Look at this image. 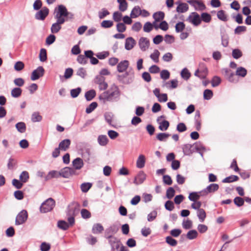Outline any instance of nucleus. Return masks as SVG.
Instances as JSON below:
<instances>
[{
    "label": "nucleus",
    "mask_w": 251,
    "mask_h": 251,
    "mask_svg": "<svg viewBox=\"0 0 251 251\" xmlns=\"http://www.w3.org/2000/svg\"><path fill=\"white\" fill-rule=\"evenodd\" d=\"M70 15L72 18L73 15L69 12L66 7L63 5H59L55 9L54 18L56 21L51 26L50 30L52 33H57L61 29V25L67 21L68 17Z\"/></svg>",
    "instance_id": "f257e3e1"
},
{
    "label": "nucleus",
    "mask_w": 251,
    "mask_h": 251,
    "mask_svg": "<svg viewBox=\"0 0 251 251\" xmlns=\"http://www.w3.org/2000/svg\"><path fill=\"white\" fill-rule=\"evenodd\" d=\"M120 96V91L118 87L115 84L111 85L110 88L99 96V99L102 100L103 102L106 101H113L119 99Z\"/></svg>",
    "instance_id": "f03ea898"
},
{
    "label": "nucleus",
    "mask_w": 251,
    "mask_h": 251,
    "mask_svg": "<svg viewBox=\"0 0 251 251\" xmlns=\"http://www.w3.org/2000/svg\"><path fill=\"white\" fill-rule=\"evenodd\" d=\"M107 238L111 247V251H128L127 249L122 245L117 237L109 235Z\"/></svg>",
    "instance_id": "7ed1b4c3"
},
{
    "label": "nucleus",
    "mask_w": 251,
    "mask_h": 251,
    "mask_svg": "<svg viewBox=\"0 0 251 251\" xmlns=\"http://www.w3.org/2000/svg\"><path fill=\"white\" fill-rule=\"evenodd\" d=\"M54 206L55 201L52 198H49L42 204L40 211L42 213L48 212L51 211Z\"/></svg>",
    "instance_id": "20e7f679"
},
{
    "label": "nucleus",
    "mask_w": 251,
    "mask_h": 251,
    "mask_svg": "<svg viewBox=\"0 0 251 251\" xmlns=\"http://www.w3.org/2000/svg\"><path fill=\"white\" fill-rule=\"evenodd\" d=\"M105 77L101 75H97L94 79V82L98 85V87L100 91L105 90L108 87V84L105 82Z\"/></svg>",
    "instance_id": "39448f33"
},
{
    "label": "nucleus",
    "mask_w": 251,
    "mask_h": 251,
    "mask_svg": "<svg viewBox=\"0 0 251 251\" xmlns=\"http://www.w3.org/2000/svg\"><path fill=\"white\" fill-rule=\"evenodd\" d=\"M187 21L195 26L200 25L201 20L200 15L195 12H192L187 19Z\"/></svg>",
    "instance_id": "423d86ee"
},
{
    "label": "nucleus",
    "mask_w": 251,
    "mask_h": 251,
    "mask_svg": "<svg viewBox=\"0 0 251 251\" xmlns=\"http://www.w3.org/2000/svg\"><path fill=\"white\" fill-rule=\"evenodd\" d=\"M27 217L28 214L27 211L25 210H22L16 216L15 225L18 226L23 224L26 221Z\"/></svg>",
    "instance_id": "0eeeda50"
},
{
    "label": "nucleus",
    "mask_w": 251,
    "mask_h": 251,
    "mask_svg": "<svg viewBox=\"0 0 251 251\" xmlns=\"http://www.w3.org/2000/svg\"><path fill=\"white\" fill-rule=\"evenodd\" d=\"M49 8L44 7L35 14V18L36 20L43 21L49 15Z\"/></svg>",
    "instance_id": "6e6552de"
},
{
    "label": "nucleus",
    "mask_w": 251,
    "mask_h": 251,
    "mask_svg": "<svg viewBox=\"0 0 251 251\" xmlns=\"http://www.w3.org/2000/svg\"><path fill=\"white\" fill-rule=\"evenodd\" d=\"M44 72L45 70L43 67H38L32 72L31 75V79L34 81L39 79L40 77L43 76Z\"/></svg>",
    "instance_id": "1a4fd4ad"
},
{
    "label": "nucleus",
    "mask_w": 251,
    "mask_h": 251,
    "mask_svg": "<svg viewBox=\"0 0 251 251\" xmlns=\"http://www.w3.org/2000/svg\"><path fill=\"white\" fill-rule=\"evenodd\" d=\"M138 44L140 49L143 51L147 50L149 49L150 45L149 40L146 37L140 38Z\"/></svg>",
    "instance_id": "9d476101"
},
{
    "label": "nucleus",
    "mask_w": 251,
    "mask_h": 251,
    "mask_svg": "<svg viewBox=\"0 0 251 251\" xmlns=\"http://www.w3.org/2000/svg\"><path fill=\"white\" fill-rule=\"evenodd\" d=\"M187 2L193 6L196 10H203L206 8L203 3L197 0H189Z\"/></svg>",
    "instance_id": "9b49d317"
},
{
    "label": "nucleus",
    "mask_w": 251,
    "mask_h": 251,
    "mask_svg": "<svg viewBox=\"0 0 251 251\" xmlns=\"http://www.w3.org/2000/svg\"><path fill=\"white\" fill-rule=\"evenodd\" d=\"M75 171L73 168L65 167L59 172L60 176L64 178H69L70 176L75 174Z\"/></svg>",
    "instance_id": "f8f14e48"
},
{
    "label": "nucleus",
    "mask_w": 251,
    "mask_h": 251,
    "mask_svg": "<svg viewBox=\"0 0 251 251\" xmlns=\"http://www.w3.org/2000/svg\"><path fill=\"white\" fill-rule=\"evenodd\" d=\"M219 188V185L216 183H211L207 186L202 191L205 195H207L209 193H214L217 191Z\"/></svg>",
    "instance_id": "ddd939ff"
},
{
    "label": "nucleus",
    "mask_w": 251,
    "mask_h": 251,
    "mask_svg": "<svg viewBox=\"0 0 251 251\" xmlns=\"http://www.w3.org/2000/svg\"><path fill=\"white\" fill-rule=\"evenodd\" d=\"M165 116L163 115H162L160 117H158L157 119V122H158L159 124L158 128L161 131H166L169 127L170 124L169 122L168 121L164 120L162 122H160V120L162 118H164Z\"/></svg>",
    "instance_id": "4468645a"
},
{
    "label": "nucleus",
    "mask_w": 251,
    "mask_h": 251,
    "mask_svg": "<svg viewBox=\"0 0 251 251\" xmlns=\"http://www.w3.org/2000/svg\"><path fill=\"white\" fill-rule=\"evenodd\" d=\"M201 196H205L202 190L200 192H194L190 193L188 198L191 201H196L200 199Z\"/></svg>",
    "instance_id": "2eb2a0df"
},
{
    "label": "nucleus",
    "mask_w": 251,
    "mask_h": 251,
    "mask_svg": "<svg viewBox=\"0 0 251 251\" xmlns=\"http://www.w3.org/2000/svg\"><path fill=\"white\" fill-rule=\"evenodd\" d=\"M146 178V174L143 172L140 171L137 175L136 176H135L134 180V183L136 185L141 184L145 180Z\"/></svg>",
    "instance_id": "dca6fc26"
},
{
    "label": "nucleus",
    "mask_w": 251,
    "mask_h": 251,
    "mask_svg": "<svg viewBox=\"0 0 251 251\" xmlns=\"http://www.w3.org/2000/svg\"><path fill=\"white\" fill-rule=\"evenodd\" d=\"M129 66V62L127 60H124L119 63L117 66V71L119 73H123L126 71Z\"/></svg>",
    "instance_id": "f3484780"
},
{
    "label": "nucleus",
    "mask_w": 251,
    "mask_h": 251,
    "mask_svg": "<svg viewBox=\"0 0 251 251\" xmlns=\"http://www.w3.org/2000/svg\"><path fill=\"white\" fill-rule=\"evenodd\" d=\"M71 145V140L67 139L62 140L59 144V148L63 151H66Z\"/></svg>",
    "instance_id": "a211bd4d"
},
{
    "label": "nucleus",
    "mask_w": 251,
    "mask_h": 251,
    "mask_svg": "<svg viewBox=\"0 0 251 251\" xmlns=\"http://www.w3.org/2000/svg\"><path fill=\"white\" fill-rule=\"evenodd\" d=\"M135 45V41L132 37H128L126 40L125 48L127 50H131Z\"/></svg>",
    "instance_id": "6ab92c4d"
},
{
    "label": "nucleus",
    "mask_w": 251,
    "mask_h": 251,
    "mask_svg": "<svg viewBox=\"0 0 251 251\" xmlns=\"http://www.w3.org/2000/svg\"><path fill=\"white\" fill-rule=\"evenodd\" d=\"M75 209H70L68 213V215L69 216L68 218V221L69 222V226H73L75 223Z\"/></svg>",
    "instance_id": "aec40b11"
},
{
    "label": "nucleus",
    "mask_w": 251,
    "mask_h": 251,
    "mask_svg": "<svg viewBox=\"0 0 251 251\" xmlns=\"http://www.w3.org/2000/svg\"><path fill=\"white\" fill-rule=\"evenodd\" d=\"M75 169L79 170L83 166V162L80 158H76L72 162Z\"/></svg>",
    "instance_id": "412c9836"
},
{
    "label": "nucleus",
    "mask_w": 251,
    "mask_h": 251,
    "mask_svg": "<svg viewBox=\"0 0 251 251\" xmlns=\"http://www.w3.org/2000/svg\"><path fill=\"white\" fill-rule=\"evenodd\" d=\"M145 157L143 154H140L136 161V167L138 168L141 169L145 166Z\"/></svg>",
    "instance_id": "4be33fe9"
},
{
    "label": "nucleus",
    "mask_w": 251,
    "mask_h": 251,
    "mask_svg": "<svg viewBox=\"0 0 251 251\" xmlns=\"http://www.w3.org/2000/svg\"><path fill=\"white\" fill-rule=\"evenodd\" d=\"M164 17L165 14L162 11L156 12L152 15V17L154 21L158 22L162 21L164 19Z\"/></svg>",
    "instance_id": "5701e85b"
},
{
    "label": "nucleus",
    "mask_w": 251,
    "mask_h": 251,
    "mask_svg": "<svg viewBox=\"0 0 251 251\" xmlns=\"http://www.w3.org/2000/svg\"><path fill=\"white\" fill-rule=\"evenodd\" d=\"M104 230L103 227L100 224H94L92 228V232L94 234L101 233Z\"/></svg>",
    "instance_id": "b1692460"
},
{
    "label": "nucleus",
    "mask_w": 251,
    "mask_h": 251,
    "mask_svg": "<svg viewBox=\"0 0 251 251\" xmlns=\"http://www.w3.org/2000/svg\"><path fill=\"white\" fill-rule=\"evenodd\" d=\"M188 5L186 3H180L176 8V11L178 13H184L188 11Z\"/></svg>",
    "instance_id": "393cba45"
},
{
    "label": "nucleus",
    "mask_w": 251,
    "mask_h": 251,
    "mask_svg": "<svg viewBox=\"0 0 251 251\" xmlns=\"http://www.w3.org/2000/svg\"><path fill=\"white\" fill-rule=\"evenodd\" d=\"M141 9L139 6H136L132 9L130 16L131 18H136L141 15Z\"/></svg>",
    "instance_id": "a878e982"
},
{
    "label": "nucleus",
    "mask_w": 251,
    "mask_h": 251,
    "mask_svg": "<svg viewBox=\"0 0 251 251\" xmlns=\"http://www.w3.org/2000/svg\"><path fill=\"white\" fill-rule=\"evenodd\" d=\"M195 126L197 130H200L201 128V120L199 111L196 113L195 116Z\"/></svg>",
    "instance_id": "bb28decb"
},
{
    "label": "nucleus",
    "mask_w": 251,
    "mask_h": 251,
    "mask_svg": "<svg viewBox=\"0 0 251 251\" xmlns=\"http://www.w3.org/2000/svg\"><path fill=\"white\" fill-rule=\"evenodd\" d=\"M108 139L105 135H99L98 138V142L99 144L102 146H106L108 143Z\"/></svg>",
    "instance_id": "cd10ccee"
},
{
    "label": "nucleus",
    "mask_w": 251,
    "mask_h": 251,
    "mask_svg": "<svg viewBox=\"0 0 251 251\" xmlns=\"http://www.w3.org/2000/svg\"><path fill=\"white\" fill-rule=\"evenodd\" d=\"M197 214L200 221L203 222L206 217V212L202 208L199 209L197 210Z\"/></svg>",
    "instance_id": "c85d7f7f"
},
{
    "label": "nucleus",
    "mask_w": 251,
    "mask_h": 251,
    "mask_svg": "<svg viewBox=\"0 0 251 251\" xmlns=\"http://www.w3.org/2000/svg\"><path fill=\"white\" fill-rule=\"evenodd\" d=\"M22 90L19 87H15L11 91V95L13 98H19L22 95Z\"/></svg>",
    "instance_id": "c756f323"
},
{
    "label": "nucleus",
    "mask_w": 251,
    "mask_h": 251,
    "mask_svg": "<svg viewBox=\"0 0 251 251\" xmlns=\"http://www.w3.org/2000/svg\"><path fill=\"white\" fill-rule=\"evenodd\" d=\"M96 95V93L95 90L92 89L85 93V97L87 101H90L95 98Z\"/></svg>",
    "instance_id": "7c9ffc66"
},
{
    "label": "nucleus",
    "mask_w": 251,
    "mask_h": 251,
    "mask_svg": "<svg viewBox=\"0 0 251 251\" xmlns=\"http://www.w3.org/2000/svg\"><path fill=\"white\" fill-rule=\"evenodd\" d=\"M117 2L119 3V9L121 12H124L126 10L127 8V3L126 0H117Z\"/></svg>",
    "instance_id": "2f4dec72"
},
{
    "label": "nucleus",
    "mask_w": 251,
    "mask_h": 251,
    "mask_svg": "<svg viewBox=\"0 0 251 251\" xmlns=\"http://www.w3.org/2000/svg\"><path fill=\"white\" fill-rule=\"evenodd\" d=\"M29 178V174L27 171H23L20 175L19 178L21 181L23 183L28 181Z\"/></svg>",
    "instance_id": "473e14b6"
},
{
    "label": "nucleus",
    "mask_w": 251,
    "mask_h": 251,
    "mask_svg": "<svg viewBox=\"0 0 251 251\" xmlns=\"http://www.w3.org/2000/svg\"><path fill=\"white\" fill-rule=\"evenodd\" d=\"M192 146L191 144H185L182 146V150L184 154L186 155H189L192 153L191 148Z\"/></svg>",
    "instance_id": "72a5a7b5"
},
{
    "label": "nucleus",
    "mask_w": 251,
    "mask_h": 251,
    "mask_svg": "<svg viewBox=\"0 0 251 251\" xmlns=\"http://www.w3.org/2000/svg\"><path fill=\"white\" fill-rule=\"evenodd\" d=\"M17 130L20 133H24L26 130V125L24 122H19L16 126Z\"/></svg>",
    "instance_id": "f704fd0d"
},
{
    "label": "nucleus",
    "mask_w": 251,
    "mask_h": 251,
    "mask_svg": "<svg viewBox=\"0 0 251 251\" xmlns=\"http://www.w3.org/2000/svg\"><path fill=\"white\" fill-rule=\"evenodd\" d=\"M217 16L218 18L222 21L226 22L228 20L227 17L225 13V11L223 10L218 11Z\"/></svg>",
    "instance_id": "c9c22d12"
},
{
    "label": "nucleus",
    "mask_w": 251,
    "mask_h": 251,
    "mask_svg": "<svg viewBox=\"0 0 251 251\" xmlns=\"http://www.w3.org/2000/svg\"><path fill=\"white\" fill-rule=\"evenodd\" d=\"M198 235V232L196 230H191L187 232L186 237L189 240H193L196 239Z\"/></svg>",
    "instance_id": "e433bc0d"
},
{
    "label": "nucleus",
    "mask_w": 251,
    "mask_h": 251,
    "mask_svg": "<svg viewBox=\"0 0 251 251\" xmlns=\"http://www.w3.org/2000/svg\"><path fill=\"white\" fill-rule=\"evenodd\" d=\"M160 52L157 50H154L153 52L150 55V58L155 62H159Z\"/></svg>",
    "instance_id": "4c0bfd02"
},
{
    "label": "nucleus",
    "mask_w": 251,
    "mask_h": 251,
    "mask_svg": "<svg viewBox=\"0 0 251 251\" xmlns=\"http://www.w3.org/2000/svg\"><path fill=\"white\" fill-rule=\"evenodd\" d=\"M239 177L237 176L232 175L223 179L222 182L223 183H230L237 181Z\"/></svg>",
    "instance_id": "58836bf2"
},
{
    "label": "nucleus",
    "mask_w": 251,
    "mask_h": 251,
    "mask_svg": "<svg viewBox=\"0 0 251 251\" xmlns=\"http://www.w3.org/2000/svg\"><path fill=\"white\" fill-rule=\"evenodd\" d=\"M170 134L167 133H159L156 135V139L160 141H166Z\"/></svg>",
    "instance_id": "ea45409f"
},
{
    "label": "nucleus",
    "mask_w": 251,
    "mask_h": 251,
    "mask_svg": "<svg viewBox=\"0 0 251 251\" xmlns=\"http://www.w3.org/2000/svg\"><path fill=\"white\" fill-rule=\"evenodd\" d=\"M247 73V70L242 67L238 68L236 71V75H238V76H241L243 77H245Z\"/></svg>",
    "instance_id": "a19ab883"
},
{
    "label": "nucleus",
    "mask_w": 251,
    "mask_h": 251,
    "mask_svg": "<svg viewBox=\"0 0 251 251\" xmlns=\"http://www.w3.org/2000/svg\"><path fill=\"white\" fill-rule=\"evenodd\" d=\"M178 81L176 79L171 80L170 81L166 82V86L170 89H175L177 87Z\"/></svg>",
    "instance_id": "79ce46f5"
},
{
    "label": "nucleus",
    "mask_w": 251,
    "mask_h": 251,
    "mask_svg": "<svg viewBox=\"0 0 251 251\" xmlns=\"http://www.w3.org/2000/svg\"><path fill=\"white\" fill-rule=\"evenodd\" d=\"M60 176L59 172L56 171H50L46 177V180H49L52 178H57Z\"/></svg>",
    "instance_id": "37998d69"
},
{
    "label": "nucleus",
    "mask_w": 251,
    "mask_h": 251,
    "mask_svg": "<svg viewBox=\"0 0 251 251\" xmlns=\"http://www.w3.org/2000/svg\"><path fill=\"white\" fill-rule=\"evenodd\" d=\"M119 230V227L116 225H113L107 229V233L110 234V235L114 234L117 232Z\"/></svg>",
    "instance_id": "c03bdc74"
},
{
    "label": "nucleus",
    "mask_w": 251,
    "mask_h": 251,
    "mask_svg": "<svg viewBox=\"0 0 251 251\" xmlns=\"http://www.w3.org/2000/svg\"><path fill=\"white\" fill-rule=\"evenodd\" d=\"M39 58L41 62H45L47 60V51L45 49H41L39 53Z\"/></svg>",
    "instance_id": "a18cd8bd"
},
{
    "label": "nucleus",
    "mask_w": 251,
    "mask_h": 251,
    "mask_svg": "<svg viewBox=\"0 0 251 251\" xmlns=\"http://www.w3.org/2000/svg\"><path fill=\"white\" fill-rule=\"evenodd\" d=\"M42 119V117L40 115L39 112H34L31 116V121L35 122H40Z\"/></svg>",
    "instance_id": "49530a36"
},
{
    "label": "nucleus",
    "mask_w": 251,
    "mask_h": 251,
    "mask_svg": "<svg viewBox=\"0 0 251 251\" xmlns=\"http://www.w3.org/2000/svg\"><path fill=\"white\" fill-rule=\"evenodd\" d=\"M57 226L59 228L63 230H66L69 227V225L65 221H59Z\"/></svg>",
    "instance_id": "de8ad7c7"
},
{
    "label": "nucleus",
    "mask_w": 251,
    "mask_h": 251,
    "mask_svg": "<svg viewBox=\"0 0 251 251\" xmlns=\"http://www.w3.org/2000/svg\"><path fill=\"white\" fill-rule=\"evenodd\" d=\"M201 21L208 23L211 21V16L209 14L207 13H202L201 14Z\"/></svg>",
    "instance_id": "09e8293b"
},
{
    "label": "nucleus",
    "mask_w": 251,
    "mask_h": 251,
    "mask_svg": "<svg viewBox=\"0 0 251 251\" xmlns=\"http://www.w3.org/2000/svg\"><path fill=\"white\" fill-rule=\"evenodd\" d=\"M181 76L183 79L187 80L190 78L191 74L187 69L184 68L181 71Z\"/></svg>",
    "instance_id": "8fccbe9b"
},
{
    "label": "nucleus",
    "mask_w": 251,
    "mask_h": 251,
    "mask_svg": "<svg viewBox=\"0 0 251 251\" xmlns=\"http://www.w3.org/2000/svg\"><path fill=\"white\" fill-rule=\"evenodd\" d=\"M92 185V184L89 182L83 183L81 184L80 188L83 192L86 193L91 188Z\"/></svg>",
    "instance_id": "3c124183"
},
{
    "label": "nucleus",
    "mask_w": 251,
    "mask_h": 251,
    "mask_svg": "<svg viewBox=\"0 0 251 251\" xmlns=\"http://www.w3.org/2000/svg\"><path fill=\"white\" fill-rule=\"evenodd\" d=\"M122 14L119 11L114 12L113 14V19L115 22H119L122 20Z\"/></svg>",
    "instance_id": "603ef678"
},
{
    "label": "nucleus",
    "mask_w": 251,
    "mask_h": 251,
    "mask_svg": "<svg viewBox=\"0 0 251 251\" xmlns=\"http://www.w3.org/2000/svg\"><path fill=\"white\" fill-rule=\"evenodd\" d=\"M98 106V103L96 102H92L86 109V113L89 114L91 113Z\"/></svg>",
    "instance_id": "864d4df0"
},
{
    "label": "nucleus",
    "mask_w": 251,
    "mask_h": 251,
    "mask_svg": "<svg viewBox=\"0 0 251 251\" xmlns=\"http://www.w3.org/2000/svg\"><path fill=\"white\" fill-rule=\"evenodd\" d=\"M185 24L181 22L177 23L175 26L176 31L177 33L182 32L185 28Z\"/></svg>",
    "instance_id": "5fc2aeb1"
},
{
    "label": "nucleus",
    "mask_w": 251,
    "mask_h": 251,
    "mask_svg": "<svg viewBox=\"0 0 251 251\" xmlns=\"http://www.w3.org/2000/svg\"><path fill=\"white\" fill-rule=\"evenodd\" d=\"M12 185L17 189H21L23 186V183L17 179H13L12 181Z\"/></svg>",
    "instance_id": "6e6d98bb"
},
{
    "label": "nucleus",
    "mask_w": 251,
    "mask_h": 251,
    "mask_svg": "<svg viewBox=\"0 0 251 251\" xmlns=\"http://www.w3.org/2000/svg\"><path fill=\"white\" fill-rule=\"evenodd\" d=\"M109 12L107 9L103 8L99 12V17L100 19H102L104 18L107 15H109Z\"/></svg>",
    "instance_id": "4d7b16f0"
},
{
    "label": "nucleus",
    "mask_w": 251,
    "mask_h": 251,
    "mask_svg": "<svg viewBox=\"0 0 251 251\" xmlns=\"http://www.w3.org/2000/svg\"><path fill=\"white\" fill-rule=\"evenodd\" d=\"M175 194V190L173 187H169L166 191V197L171 199Z\"/></svg>",
    "instance_id": "13d9d810"
},
{
    "label": "nucleus",
    "mask_w": 251,
    "mask_h": 251,
    "mask_svg": "<svg viewBox=\"0 0 251 251\" xmlns=\"http://www.w3.org/2000/svg\"><path fill=\"white\" fill-rule=\"evenodd\" d=\"M234 204L238 207L243 205L244 203V200L243 198L239 197H236L234 198Z\"/></svg>",
    "instance_id": "bf43d9fd"
},
{
    "label": "nucleus",
    "mask_w": 251,
    "mask_h": 251,
    "mask_svg": "<svg viewBox=\"0 0 251 251\" xmlns=\"http://www.w3.org/2000/svg\"><path fill=\"white\" fill-rule=\"evenodd\" d=\"M113 22L110 20H104L101 23V27L107 28L112 26Z\"/></svg>",
    "instance_id": "052dcab7"
},
{
    "label": "nucleus",
    "mask_w": 251,
    "mask_h": 251,
    "mask_svg": "<svg viewBox=\"0 0 251 251\" xmlns=\"http://www.w3.org/2000/svg\"><path fill=\"white\" fill-rule=\"evenodd\" d=\"M213 96V92L211 90L206 89L203 92V98L205 100H209Z\"/></svg>",
    "instance_id": "680f3d73"
},
{
    "label": "nucleus",
    "mask_w": 251,
    "mask_h": 251,
    "mask_svg": "<svg viewBox=\"0 0 251 251\" xmlns=\"http://www.w3.org/2000/svg\"><path fill=\"white\" fill-rule=\"evenodd\" d=\"M232 55L234 58L237 59L242 56V52L239 49H234L232 50Z\"/></svg>",
    "instance_id": "e2e57ef3"
},
{
    "label": "nucleus",
    "mask_w": 251,
    "mask_h": 251,
    "mask_svg": "<svg viewBox=\"0 0 251 251\" xmlns=\"http://www.w3.org/2000/svg\"><path fill=\"white\" fill-rule=\"evenodd\" d=\"M81 91V89L80 87H78L76 89H73L71 90V96L72 98H76L80 94Z\"/></svg>",
    "instance_id": "0e129e2a"
},
{
    "label": "nucleus",
    "mask_w": 251,
    "mask_h": 251,
    "mask_svg": "<svg viewBox=\"0 0 251 251\" xmlns=\"http://www.w3.org/2000/svg\"><path fill=\"white\" fill-rule=\"evenodd\" d=\"M117 31L120 33L124 32L126 30V26L123 23H119L116 25Z\"/></svg>",
    "instance_id": "69168bd1"
},
{
    "label": "nucleus",
    "mask_w": 251,
    "mask_h": 251,
    "mask_svg": "<svg viewBox=\"0 0 251 251\" xmlns=\"http://www.w3.org/2000/svg\"><path fill=\"white\" fill-rule=\"evenodd\" d=\"M24 63L22 61H18L14 65V69L17 71H20L24 68Z\"/></svg>",
    "instance_id": "338daca9"
},
{
    "label": "nucleus",
    "mask_w": 251,
    "mask_h": 251,
    "mask_svg": "<svg viewBox=\"0 0 251 251\" xmlns=\"http://www.w3.org/2000/svg\"><path fill=\"white\" fill-rule=\"evenodd\" d=\"M166 242L171 246H176L177 245V241L171 236L166 238Z\"/></svg>",
    "instance_id": "774afa93"
}]
</instances>
